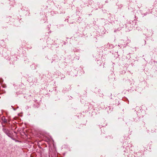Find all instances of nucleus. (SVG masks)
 Returning <instances> with one entry per match:
<instances>
[{"mask_svg":"<svg viewBox=\"0 0 157 157\" xmlns=\"http://www.w3.org/2000/svg\"><path fill=\"white\" fill-rule=\"evenodd\" d=\"M4 122H6V121H5Z\"/></svg>","mask_w":157,"mask_h":157,"instance_id":"nucleus-1","label":"nucleus"}]
</instances>
